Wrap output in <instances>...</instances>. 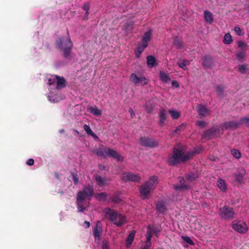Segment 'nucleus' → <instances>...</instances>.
<instances>
[{
	"instance_id": "obj_1",
	"label": "nucleus",
	"mask_w": 249,
	"mask_h": 249,
	"mask_svg": "<svg viewBox=\"0 0 249 249\" xmlns=\"http://www.w3.org/2000/svg\"><path fill=\"white\" fill-rule=\"evenodd\" d=\"M194 155V152H188L184 154L183 150L174 148L172 155H169L167 162L170 166H175L180 162L186 161Z\"/></svg>"
},
{
	"instance_id": "obj_2",
	"label": "nucleus",
	"mask_w": 249,
	"mask_h": 249,
	"mask_svg": "<svg viewBox=\"0 0 249 249\" xmlns=\"http://www.w3.org/2000/svg\"><path fill=\"white\" fill-rule=\"evenodd\" d=\"M103 213L105 217L117 227H121L127 222L126 216L114 209L107 207L104 209Z\"/></svg>"
},
{
	"instance_id": "obj_3",
	"label": "nucleus",
	"mask_w": 249,
	"mask_h": 249,
	"mask_svg": "<svg viewBox=\"0 0 249 249\" xmlns=\"http://www.w3.org/2000/svg\"><path fill=\"white\" fill-rule=\"evenodd\" d=\"M67 34V36L59 37L55 43L56 49L63 52V57L65 58H68L73 48V43L69 36L68 31Z\"/></svg>"
},
{
	"instance_id": "obj_4",
	"label": "nucleus",
	"mask_w": 249,
	"mask_h": 249,
	"mask_svg": "<svg viewBox=\"0 0 249 249\" xmlns=\"http://www.w3.org/2000/svg\"><path fill=\"white\" fill-rule=\"evenodd\" d=\"M158 183V178L156 176H153L139 187V192L143 199L148 198V195L156 188Z\"/></svg>"
},
{
	"instance_id": "obj_5",
	"label": "nucleus",
	"mask_w": 249,
	"mask_h": 249,
	"mask_svg": "<svg viewBox=\"0 0 249 249\" xmlns=\"http://www.w3.org/2000/svg\"><path fill=\"white\" fill-rule=\"evenodd\" d=\"M218 214L223 220H231L235 218V213L232 208L225 206L219 209Z\"/></svg>"
},
{
	"instance_id": "obj_6",
	"label": "nucleus",
	"mask_w": 249,
	"mask_h": 249,
	"mask_svg": "<svg viewBox=\"0 0 249 249\" xmlns=\"http://www.w3.org/2000/svg\"><path fill=\"white\" fill-rule=\"evenodd\" d=\"M129 80L135 86H143L148 84V80L145 76H142L139 77L136 73H132L129 77Z\"/></svg>"
},
{
	"instance_id": "obj_7",
	"label": "nucleus",
	"mask_w": 249,
	"mask_h": 249,
	"mask_svg": "<svg viewBox=\"0 0 249 249\" xmlns=\"http://www.w3.org/2000/svg\"><path fill=\"white\" fill-rule=\"evenodd\" d=\"M140 144L143 146L150 148H154L159 145L158 142L155 139L146 137L141 138Z\"/></svg>"
},
{
	"instance_id": "obj_8",
	"label": "nucleus",
	"mask_w": 249,
	"mask_h": 249,
	"mask_svg": "<svg viewBox=\"0 0 249 249\" xmlns=\"http://www.w3.org/2000/svg\"><path fill=\"white\" fill-rule=\"evenodd\" d=\"M121 178L124 181H132L139 182L141 180V177L138 174L129 172H125L122 174Z\"/></svg>"
},
{
	"instance_id": "obj_9",
	"label": "nucleus",
	"mask_w": 249,
	"mask_h": 249,
	"mask_svg": "<svg viewBox=\"0 0 249 249\" xmlns=\"http://www.w3.org/2000/svg\"><path fill=\"white\" fill-rule=\"evenodd\" d=\"M232 228L240 233H246L248 230L247 225L245 222H236L234 221L231 224Z\"/></svg>"
},
{
	"instance_id": "obj_10",
	"label": "nucleus",
	"mask_w": 249,
	"mask_h": 249,
	"mask_svg": "<svg viewBox=\"0 0 249 249\" xmlns=\"http://www.w3.org/2000/svg\"><path fill=\"white\" fill-rule=\"evenodd\" d=\"M246 174V171L244 168L242 167L238 168L236 173L234 174L235 181L238 184L242 183Z\"/></svg>"
},
{
	"instance_id": "obj_11",
	"label": "nucleus",
	"mask_w": 249,
	"mask_h": 249,
	"mask_svg": "<svg viewBox=\"0 0 249 249\" xmlns=\"http://www.w3.org/2000/svg\"><path fill=\"white\" fill-rule=\"evenodd\" d=\"M196 109L200 118H204L206 117L207 115L209 114L211 112V110L210 109L207 108L201 104H199L197 106Z\"/></svg>"
},
{
	"instance_id": "obj_12",
	"label": "nucleus",
	"mask_w": 249,
	"mask_h": 249,
	"mask_svg": "<svg viewBox=\"0 0 249 249\" xmlns=\"http://www.w3.org/2000/svg\"><path fill=\"white\" fill-rule=\"evenodd\" d=\"M156 209L159 213L164 214L167 211L165 202L163 200H159L155 203Z\"/></svg>"
},
{
	"instance_id": "obj_13",
	"label": "nucleus",
	"mask_w": 249,
	"mask_h": 249,
	"mask_svg": "<svg viewBox=\"0 0 249 249\" xmlns=\"http://www.w3.org/2000/svg\"><path fill=\"white\" fill-rule=\"evenodd\" d=\"M218 131V129L213 127L206 130L202 135L203 139H211L213 137L214 135Z\"/></svg>"
},
{
	"instance_id": "obj_14",
	"label": "nucleus",
	"mask_w": 249,
	"mask_h": 249,
	"mask_svg": "<svg viewBox=\"0 0 249 249\" xmlns=\"http://www.w3.org/2000/svg\"><path fill=\"white\" fill-rule=\"evenodd\" d=\"M167 115V112L164 109H161L159 112V124L160 126H162L164 124V122L166 119Z\"/></svg>"
},
{
	"instance_id": "obj_15",
	"label": "nucleus",
	"mask_w": 249,
	"mask_h": 249,
	"mask_svg": "<svg viewBox=\"0 0 249 249\" xmlns=\"http://www.w3.org/2000/svg\"><path fill=\"white\" fill-rule=\"evenodd\" d=\"M102 231L101 223L100 221H98L96 227L93 230V235L96 239L100 240L101 239V233Z\"/></svg>"
},
{
	"instance_id": "obj_16",
	"label": "nucleus",
	"mask_w": 249,
	"mask_h": 249,
	"mask_svg": "<svg viewBox=\"0 0 249 249\" xmlns=\"http://www.w3.org/2000/svg\"><path fill=\"white\" fill-rule=\"evenodd\" d=\"M56 88L61 89L66 86V81L63 77H60L59 76L55 75Z\"/></svg>"
},
{
	"instance_id": "obj_17",
	"label": "nucleus",
	"mask_w": 249,
	"mask_h": 249,
	"mask_svg": "<svg viewBox=\"0 0 249 249\" xmlns=\"http://www.w3.org/2000/svg\"><path fill=\"white\" fill-rule=\"evenodd\" d=\"M240 124V122H237L236 121H229L226 122L224 123L223 124V127L225 129H228L231 128H237L238 125Z\"/></svg>"
},
{
	"instance_id": "obj_18",
	"label": "nucleus",
	"mask_w": 249,
	"mask_h": 249,
	"mask_svg": "<svg viewBox=\"0 0 249 249\" xmlns=\"http://www.w3.org/2000/svg\"><path fill=\"white\" fill-rule=\"evenodd\" d=\"M82 191L89 197V200L94 195V190L92 186H86L83 188Z\"/></svg>"
},
{
	"instance_id": "obj_19",
	"label": "nucleus",
	"mask_w": 249,
	"mask_h": 249,
	"mask_svg": "<svg viewBox=\"0 0 249 249\" xmlns=\"http://www.w3.org/2000/svg\"><path fill=\"white\" fill-rule=\"evenodd\" d=\"M107 154L108 157L116 159L119 161H122L123 160V158L120 155L118 154L115 150L112 149H108Z\"/></svg>"
},
{
	"instance_id": "obj_20",
	"label": "nucleus",
	"mask_w": 249,
	"mask_h": 249,
	"mask_svg": "<svg viewBox=\"0 0 249 249\" xmlns=\"http://www.w3.org/2000/svg\"><path fill=\"white\" fill-rule=\"evenodd\" d=\"M178 181H179L180 185H175L174 186V188L176 190H185L188 189V187L187 185L184 184V179L183 178L179 177L178 178Z\"/></svg>"
},
{
	"instance_id": "obj_21",
	"label": "nucleus",
	"mask_w": 249,
	"mask_h": 249,
	"mask_svg": "<svg viewBox=\"0 0 249 249\" xmlns=\"http://www.w3.org/2000/svg\"><path fill=\"white\" fill-rule=\"evenodd\" d=\"M152 32L151 30H149L144 33L142 39V43L144 44L145 47L148 46V42L151 39Z\"/></svg>"
},
{
	"instance_id": "obj_22",
	"label": "nucleus",
	"mask_w": 249,
	"mask_h": 249,
	"mask_svg": "<svg viewBox=\"0 0 249 249\" xmlns=\"http://www.w3.org/2000/svg\"><path fill=\"white\" fill-rule=\"evenodd\" d=\"M76 205L78 212H84L86 210L85 206V200L76 198Z\"/></svg>"
},
{
	"instance_id": "obj_23",
	"label": "nucleus",
	"mask_w": 249,
	"mask_h": 249,
	"mask_svg": "<svg viewBox=\"0 0 249 249\" xmlns=\"http://www.w3.org/2000/svg\"><path fill=\"white\" fill-rule=\"evenodd\" d=\"M94 153L98 156L106 158L107 157V150L102 148H97L94 150Z\"/></svg>"
},
{
	"instance_id": "obj_24",
	"label": "nucleus",
	"mask_w": 249,
	"mask_h": 249,
	"mask_svg": "<svg viewBox=\"0 0 249 249\" xmlns=\"http://www.w3.org/2000/svg\"><path fill=\"white\" fill-rule=\"evenodd\" d=\"M146 59L147 66L149 68H153L158 65L156 63V59L153 56L148 55Z\"/></svg>"
},
{
	"instance_id": "obj_25",
	"label": "nucleus",
	"mask_w": 249,
	"mask_h": 249,
	"mask_svg": "<svg viewBox=\"0 0 249 249\" xmlns=\"http://www.w3.org/2000/svg\"><path fill=\"white\" fill-rule=\"evenodd\" d=\"M204 16L205 20L207 23L211 24L213 22V14L208 10L204 11Z\"/></svg>"
},
{
	"instance_id": "obj_26",
	"label": "nucleus",
	"mask_w": 249,
	"mask_h": 249,
	"mask_svg": "<svg viewBox=\"0 0 249 249\" xmlns=\"http://www.w3.org/2000/svg\"><path fill=\"white\" fill-rule=\"evenodd\" d=\"M238 71L242 74H246L249 72V68L247 64L239 65L238 67Z\"/></svg>"
},
{
	"instance_id": "obj_27",
	"label": "nucleus",
	"mask_w": 249,
	"mask_h": 249,
	"mask_svg": "<svg viewBox=\"0 0 249 249\" xmlns=\"http://www.w3.org/2000/svg\"><path fill=\"white\" fill-rule=\"evenodd\" d=\"M147 47H145L144 44L141 43V44H139L136 50L135 51V55L137 58H139L141 54L142 53L143 50Z\"/></svg>"
},
{
	"instance_id": "obj_28",
	"label": "nucleus",
	"mask_w": 249,
	"mask_h": 249,
	"mask_svg": "<svg viewBox=\"0 0 249 249\" xmlns=\"http://www.w3.org/2000/svg\"><path fill=\"white\" fill-rule=\"evenodd\" d=\"M160 79L164 83H168L171 81V78L169 77L168 74H166L162 71L160 72Z\"/></svg>"
},
{
	"instance_id": "obj_29",
	"label": "nucleus",
	"mask_w": 249,
	"mask_h": 249,
	"mask_svg": "<svg viewBox=\"0 0 249 249\" xmlns=\"http://www.w3.org/2000/svg\"><path fill=\"white\" fill-rule=\"evenodd\" d=\"M246 50L245 49H243L240 51H238L236 53V57L237 60L240 62H243L244 61V59L245 57Z\"/></svg>"
},
{
	"instance_id": "obj_30",
	"label": "nucleus",
	"mask_w": 249,
	"mask_h": 249,
	"mask_svg": "<svg viewBox=\"0 0 249 249\" xmlns=\"http://www.w3.org/2000/svg\"><path fill=\"white\" fill-rule=\"evenodd\" d=\"M95 178L98 185L100 186L104 185L107 180L106 178H103L102 177L98 175H96Z\"/></svg>"
},
{
	"instance_id": "obj_31",
	"label": "nucleus",
	"mask_w": 249,
	"mask_h": 249,
	"mask_svg": "<svg viewBox=\"0 0 249 249\" xmlns=\"http://www.w3.org/2000/svg\"><path fill=\"white\" fill-rule=\"evenodd\" d=\"M107 194L103 192L96 194L95 195V197L100 201L105 202L107 199Z\"/></svg>"
},
{
	"instance_id": "obj_32",
	"label": "nucleus",
	"mask_w": 249,
	"mask_h": 249,
	"mask_svg": "<svg viewBox=\"0 0 249 249\" xmlns=\"http://www.w3.org/2000/svg\"><path fill=\"white\" fill-rule=\"evenodd\" d=\"M135 234V231L134 230H133L131 231V232L128 235L127 239H126L127 246H128V245H130L132 244V243L134 239Z\"/></svg>"
},
{
	"instance_id": "obj_33",
	"label": "nucleus",
	"mask_w": 249,
	"mask_h": 249,
	"mask_svg": "<svg viewBox=\"0 0 249 249\" xmlns=\"http://www.w3.org/2000/svg\"><path fill=\"white\" fill-rule=\"evenodd\" d=\"M202 64L204 67L209 68L212 65V60L210 58L204 56L203 58Z\"/></svg>"
},
{
	"instance_id": "obj_34",
	"label": "nucleus",
	"mask_w": 249,
	"mask_h": 249,
	"mask_svg": "<svg viewBox=\"0 0 249 249\" xmlns=\"http://www.w3.org/2000/svg\"><path fill=\"white\" fill-rule=\"evenodd\" d=\"M173 44L177 49L183 48L182 42L178 37H175L173 41Z\"/></svg>"
},
{
	"instance_id": "obj_35",
	"label": "nucleus",
	"mask_w": 249,
	"mask_h": 249,
	"mask_svg": "<svg viewBox=\"0 0 249 249\" xmlns=\"http://www.w3.org/2000/svg\"><path fill=\"white\" fill-rule=\"evenodd\" d=\"M89 109L90 112L94 115H96L97 116H100L102 115L101 111L98 108H97V107L96 106L91 107Z\"/></svg>"
},
{
	"instance_id": "obj_36",
	"label": "nucleus",
	"mask_w": 249,
	"mask_h": 249,
	"mask_svg": "<svg viewBox=\"0 0 249 249\" xmlns=\"http://www.w3.org/2000/svg\"><path fill=\"white\" fill-rule=\"evenodd\" d=\"M198 177V175L196 173L190 172L186 175V179L190 181H193Z\"/></svg>"
},
{
	"instance_id": "obj_37",
	"label": "nucleus",
	"mask_w": 249,
	"mask_h": 249,
	"mask_svg": "<svg viewBox=\"0 0 249 249\" xmlns=\"http://www.w3.org/2000/svg\"><path fill=\"white\" fill-rule=\"evenodd\" d=\"M217 186H218L219 189L223 192L226 191V186L225 181L223 179H222L221 178H220L218 179V182H217Z\"/></svg>"
},
{
	"instance_id": "obj_38",
	"label": "nucleus",
	"mask_w": 249,
	"mask_h": 249,
	"mask_svg": "<svg viewBox=\"0 0 249 249\" xmlns=\"http://www.w3.org/2000/svg\"><path fill=\"white\" fill-rule=\"evenodd\" d=\"M84 129L89 135L91 136L94 138L97 137L96 135L94 133V132L91 130L89 125L85 124L84 125Z\"/></svg>"
},
{
	"instance_id": "obj_39",
	"label": "nucleus",
	"mask_w": 249,
	"mask_h": 249,
	"mask_svg": "<svg viewBox=\"0 0 249 249\" xmlns=\"http://www.w3.org/2000/svg\"><path fill=\"white\" fill-rule=\"evenodd\" d=\"M178 66L183 70H185L187 66L190 64V62L187 59H184L178 62Z\"/></svg>"
},
{
	"instance_id": "obj_40",
	"label": "nucleus",
	"mask_w": 249,
	"mask_h": 249,
	"mask_svg": "<svg viewBox=\"0 0 249 249\" xmlns=\"http://www.w3.org/2000/svg\"><path fill=\"white\" fill-rule=\"evenodd\" d=\"M225 88L221 85H218L216 87V92L217 95L219 97L223 96Z\"/></svg>"
},
{
	"instance_id": "obj_41",
	"label": "nucleus",
	"mask_w": 249,
	"mask_h": 249,
	"mask_svg": "<svg viewBox=\"0 0 249 249\" xmlns=\"http://www.w3.org/2000/svg\"><path fill=\"white\" fill-rule=\"evenodd\" d=\"M77 199L85 200L86 198L89 199V197L83 192V191H79L77 194Z\"/></svg>"
},
{
	"instance_id": "obj_42",
	"label": "nucleus",
	"mask_w": 249,
	"mask_h": 249,
	"mask_svg": "<svg viewBox=\"0 0 249 249\" xmlns=\"http://www.w3.org/2000/svg\"><path fill=\"white\" fill-rule=\"evenodd\" d=\"M232 41V37L229 33L226 34L224 37L223 42L227 44H230Z\"/></svg>"
},
{
	"instance_id": "obj_43",
	"label": "nucleus",
	"mask_w": 249,
	"mask_h": 249,
	"mask_svg": "<svg viewBox=\"0 0 249 249\" xmlns=\"http://www.w3.org/2000/svg\"><path fill=\"white\" fill-rule=\"evenodd\" d=\"M168 112L171 114V117L173 119H177L180 116L179 113L177 111L169 110Z\"/></svg>"
},
{
	"instance_id": "obj_44",
	"label": "nucleus",
	"mask_w": 249,
	"mask_h": 249,
	"mask_svg": "<svg viewBox=\"0 0 249 249\" xmlns=\"http://www.w3.org/2000/svg\"><path fill=\"white\" fill-rule=\"evenodd\" d=\"M231 155L235 158L239 159L241 157L240 152L237 149H233L231 150Z\"/></svg>"
},
{
	"instance_id": "obj_45",
	"label": "nucleus",
	"mask_w": 249,
	"mask_h": 249,
	"mask_svg": "<svg viewBox=\"0 0 249 249\" xmlns=\"http://www.w3.org/2000/svg\"><path fill=\"white\" fill-rule=\"evenodd\" d=\"M237 47L241 49V50L245 49L246 50L247 44L243 41L239 40L237 42Z\"/></svg>"
},
{
	"instance_id": "obj_46",
	"label": "nucleus",
	"mask_w": 249,
	"mask_h": 249,
	"mask_svg": "<svg viewBox=\"0 0 249 249\" xmlns=\"http://www.w3.org/2000/svg\"><path fill=\"white\" fill-rule=\"evenodd\" d=\"M181 238L182 239V240L184 241L187 243L189 245H194V242L189 237H188L187 236H182Z\"/></svg>"
},
{
	"instance_id": "obj_47",
	"label": "nucleus",
	"mask_w": 249,
	"mask_h": 249,
	"mask_svg": "<svg viewBox=\"0 0 249 249\" xmlns=\"http://www.w3.org/2000/svg\"><path fill=\"white\" fill-rule=\"evenodd\" d=\"M240 124H244L248 126H249V117H243L241 118L240 121Z\"/></svg>"
},
{
	"instance_id": "obj_48",
	"label": "nucleus",
	"mask_w": 249,
	"mask_h": 249,
	"mask_svg": "<svg viewBox=\"0 0 249 249\" xmlns=\"http://www.w3.org/2000/svg\"><path fill=\"white\" fill-rule=\"evenodd\" d=\"M196 125L199 126L200 128L203 129L206 126L207 124L204 121L197 120L196 122Z\"/></svg>"
},
{
	"instance_id": "obj_49",
	"label": "nucleus",
	"mask_w": 249,
	"mask_h": 249,
	"mask_svg": "<svg viewBox=\"0 0 249 249\" xmlns=\"http://www.w3.org/2000/svg\"><path fill=\"white\" fill-rule=\"evenodd\" d=\"M234 30L236 34L238 36H242L244 34L242 30L238 26H235Z\"/></svg>"
},
{
	"instance_id": "obj_50",
	"label": "nucleus",
	"mask_w": 249,
	"mask_h": 249,
	"mask_svg": "<svg viewBox=\"0 0 249 249\" xmlns=\"http://www.w3.org/2000/svg\"><path fill=\"white\" fill-rule=\"evenodd\" d=\"M186 127V124H182L180 125H178L176 129L174 130L175 133H177L179 131L183 130Z\"/></svg>"
},
{
	"instance_id": "obj_51",
	"label": "nucleus",
	"mask_w": 249,
	"mask_h": 249,
	"mask_svg": "<svg viewBox=\"0 0 249 249\" xmlns=\"http://www.w3.org/2000/svg\"><path fill=\"white\" fill-rule=\"evenodd\" d=\"M111 201L115 203L118 204L121 201V199L118 196H114L111 198Z\"/></svg>"
},
{
	"instance_id": "obj_52",
	"label": "nucleus",
	"mask_w": 249,
	"mask_h": 249,
	"mask_svg": "<svg viewBox=\"0 0 249 249\" xmlns=\"http://www.w3.org/2000/svg\"><path fill=\"white\" fill-rule=\"evenodd\" d=\"M71 175L74 183L76 185L77 184L79 183V178L77 175L75 173H72Z\"/></svg>"
},
{
	"instance_id": "obj_53",
	"label": "nucleus",
	"mask_w": 249,
	"mask_h": 249,
	"mask_svg": "<svg viewBox=\"0 0 249 249\" xmlns=\"http://www.w3.org/2000/svg\"><path fill=\"white\" fill-rule=\"evenodd\" d=\"M151 238H152V235H146V240L145 241V246H149V247H150L151 246Z\"/></svg>"
},
{
	"instance_id": "obj_54",
	"label": "nucleus",
	"mask_w": 249,
	"mask_h": 249,
	"mask_svg": "<svg viewBox=\"0 0 249 249\" xmlns=\"http://www.w3.org/2000/svg\"><path fill=\"white\" fill-rule=\"evenodd\" d=\"M55 75L53 76L52 78H50L48 80V83L49 85H53L54 84L56 83V80H55Z\"/></svg>"
},
{
	"instance_id": "obj_55",
	"label": "nucleus",
	"mask_w": 249,
	"mask_h": 249,
	"mask_svg": "<svg viewBox=\"0 0 249 249\" xmlns=\"http://www.w3.org/2000/svg\"><path fill=\"white\" fill-rule=\"evenodd\" d=\"M102 249H109V245L107 242H103Z\"/></svg>"
},
{
	"instance_id": "obj_56",
	"label": "nucleus",
	"mask_w": 249,
	"mask_h": 249,
	"mask_svg": "<svg viewBox=\"0 0 249 249\" xmlns=\"http://www.w3.org/2000/svg\"><path fill=\"white\" fill-rule=\"evenodd\" d=\"M26 164L30 166L33 165L34 164V160L33 159H29L27 160Z\"/></svg>"
},
{
	"instance_id": "obj_57",
	"label": "nucleus",
	"mask_w": 249,
	"mask_h": 249,
	"mask_svg": "<svg viewBox=\"0 0 249 249\" xmlns=\"http://www.w3.org/2000/svg\"><path fill=\"white\" fill-rule=\"evenodd\" d=\"M89 3H87L84 4L82 6V8L85 11H89Z\"/></svg>"
},
{
	"instance_id": "obj_58",
	"label": "nucleus",
	"mask_w": 249,
	"mask_h": 249,
	"mask_svg": "<svg viewBox=\"0 0 249 249\" xmlns=\"http://www.w3.org/2000/svg\"><path fill=\"white\" fill-rule=\"evenodd\" d=\"M147 229H148V231H147V235H152V234L153 231H152V229L151 228V226H148L147 227Z\"/></svg>"
},
{
	"instance_id": "obj_59",
	"label": "nucleus",
	"mask_w": 249,
	"mask_h": 249,
	"mask_svg": "<svg viewBox=\"0 0 249 249\" xmlns=\"http://www.w3.org/2000/svg\"><path fill=\"white\" fill-rule=\"evenodd\" d=\"M172 85L175 88H178L179 87V84L177 81H173L172 82Z\"/></svg>"
},
{
	"instance_id": "obj_60",
	"label": "nucleus",
	"mask_w": 249,
	"mask_h": 249,
	"mask_svg": "<svg viewBox=\"0 0 249 249\" xmlns=\"http://www.w3.org/2000/svg\"><path fill=\"white\" fill-rule=\"evenodd\" d=\"M133 23L132 22H128L127 23V28L128 29L130 28V29H132L133 28Z\"/></svg>"
},
{
	"instance_id": "obj_61",
	"label": "nucleus",
	"mask_w": 249,
	"mask_h": 249,
	"mask_svg": "<svg viewBox=\"0 0 249 249\" xmlns=\"http://www.w3.org/2000/svg\"><path fill=\"white\" fill-rule=\"evenodd\" d=\"M84 224L85 225V227L86 228H88L90 226V223H89V222L88 221H85Z\"/></svg>"
},
{
	"instance_id": "obj_62",
	"label": "nucleus",
	"mask_w": 249,
	"mask_h": 249,
	"mask_svg": "<svg viewBox=\"0 0 249 249\" xmlns=\"http://www.w3.org/2000/svg\"><path fill=\"white\" fill-rule=\"evenodd\" d=\"M129 112L131 113V116L132 117L133 115H134V112L132 108H130L129 110Z\"/></svg>"
},
{
	"instance_id": "obj_63",
	"label": "nucleus",
	"mask_w": 249,
	"mask_h": 249,
	"mask_svg": "<svg viewBox=\"0 0 249 249\" xmlns=\"http://www.w3.org/2000/svg\"><path fill=\"white\" fill-rule=\"evenodd\" d=\"M149 246H144V247H142L140 249H150Z\"/></svg>"
},
{
	"instance_id": "obj_64",
	"label": "nucleus",
	"mask_w": 249,
	"mask_h": 249,
	"mask_svg": "<svg viewBox=\"0 0 249 249\" xmlns=\"http://www.w3.org/2000/svg\"><path fill=\"white\" fill-rule=\"evenodd\" d=\"M65 130L64 129H61L59 130V132L60 133H63L65 132Z\"/></svg>"
}]
</instances>
